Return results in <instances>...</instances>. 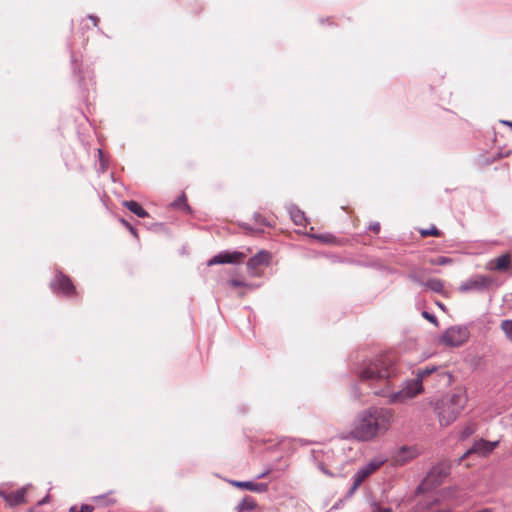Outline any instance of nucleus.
Wrapping results in <instances>:
<instances>
[{"label":"nucleus","instance_id":"ea45409f","mask_svg":"<svg viewBox=\"0 0 512 512\" xmlns=\"http://www.w3.org/2000/svg\"><path fill=\"white\" fill-rule=\"evenodd\" d=\"M267 473H263L261 475H259L257 478L260 479V478H263Z\"/></svg>","mask_w":512,"mask_h":512},{"label":"nucleus","instance_id":"2f4dec72","mask_svg":"<svg viewBox=\"0 0 512 512\" xmlns=\"http://www.w3.org/2000/svg\"><path fill=\"white\" fill-rule=\"evenodd\" d=\"M121 223L130 231V233L135 237L138 238V232L137 230L126 220L121 219Z\"/></svg>","mask_w":512,"mask_h":512},{"label":"nucleus","instance_id":"a211bd4d","mask_svg":"<svg viewBox=\"0 0 512 512\" xmlns=\"http://www.w3.org/2000/svg\"><path fill=\"white\" fill-rule=\"evenodd\" d=\"M123 206L140 218H145L149 216L148 212L136 201H123Z\"/></svg>","mask_w":512,"mask_h":512},{"label":"nucleus","instance_id":"20e7f679","mask_svg":"<svg viewBox=\"0 0 512 512\" xmlns=\"http://www.w3.org/2000/svg\"><path fill=\"white\" fill-rule=\"evenodd\" d=\"M436 371V367L418 369L414 379L407 381L397 392L390 395L391 403H404L423 392V380Z\"/></svg>","mask_w":512,"mask_h":512},{"label":"nucleus","instance_id":"b1692460","mask_svg":"<svg viewBox=\"0 0 512 512\" xmlns=\"http://www.w3.org/2000/svg\"><path fill=\"white\" fill-rule=\"evenodd\" d=\"M385 463V460L382 459V460H372L370 463H368L365 467H363L365 469V471L368 473V475L370 476L371 474H373L375 471H377L383 464Z\"/></svg>","mask_w":512,"mask_h":512},{"label":"nucleus","instance_id":"dca6fc26","mask_svg":"<svg viewBox=\"0 0 512 512\" xmlns=\"http://www.w3.org/2000/svg\"><path fill=\"white\" fill-rule=\"evenodd\" d=\"M313 231H314V228L311 227L310 232L308 233V236L316 239L317 241H319L321 243L328 244V245H341L342 244V241L339 240L338 238H336L331 233H313Z\"/></svg>","mask_w":512,"mask_h":512},{"label":"nucleus","instance_id":"2eb2a0df","mask_svg":"<svg viewBox=\"0 0 512 512\" xmlns=\"http://www.w3.org/2000/svg\"><path fill=\"white\" fill-rule=\"evenodd\" d=\"M29 488H30V486H25L17 491L8 493L6 503L10 507L25 503L26 502L25 495H26L27 491L29 490Z\"/></svg>","mask_w":512,"mask_h":512},{"label":"nucleus","instance_id":"1a4fd4ad","mask_svg":"<svg viewBox=\"0 0 512 512\" xmlns=\"http://www.w3.org/2000/svg\"><path fill=\"white\" fill-rule=\"evenodd\" d=\"M247 257V253L240 251H224L208 261V266L216 265V264H239L242 263Z\"/></svg>","mask_w":512,"mask_h":512},{"label":"nucleus","instance_id":"f704fd0d","mask_svg":"<svg viewBox=\"0 0 512 512\" xmlns=\"http://www.w3.org/2000/svg\"><path fill=\"white\" fill-rule=\"evenodd\" d=\"M370 230L375 233H378L380 231V224L375 223V224L370 225Z\"/></svg>","mask_w":512,"mask_h":512},{"label":"nucleus","instance_id":"4468645a","mask_svg":"<svg viewBox=\"0 0 512 512\" xmlns=\"http://www.w3.org/2000/svg\"><path fill=\"white\" fill-rule=\"evenodd\" d=\"M229 483L236 488L253 491V492H266L268 489V486L265 483H254V482H250V481H236V480H230Z\"/></svg>","mask_w":512,"mask_h":512},{"label":"nucleus","instance_id":"37998d69","mask_svg":"<svg viewBox=\"0 0 512 512\" xmlns=\"http://www.w3.org/2000/svg\"><path fill=\"white\" fill-rule=\"evenodd\" d=\"M438 305H439V308H442V309L444 308L442 304L438 303Z\"/></svg>","mask_w":512,"mask_h":512},{"label":"nucleus","instance_id":"a878e982","mask_svg":"<svg viewBox=\"0 0 512 512\" xmlns=\"http://www.w3.org/2000/svg\"><path fill=\"white\" fill-rule=\"evenodd\" d=\"M500 328L504 332L507 339L512 342V319L503 320L500 324Z\"/></svg>","mask_w":512,"mask_h":512},{"label":"nucleus","instance_id":"0eeeda50","mask_svg":"<svg viewBox=\"0 0 512 512\" xmlns=\"http://www.w3.org/2000/svg\"><path fill=\"white\" fill-rule=\"evenodd\" d=\"M494 283V279L486 275H476L459 286V291L466 293L469 291H482L491 287Z\"/></svg>","mask_w":512,"mask_h":512},{"label":"nucleus","instance_id":"aec40b11","mask_svg":"<svg viewBox=\"0 0 512 512\" xmlns=\"http://www.w3.org/2000/svg\"><path fill=\"white\" fill-rule=\"evenodd\" d=\"M291 219L298 226H305L307 222L304 213L300 210L291 211Z\"/></svg>","mask_w":512,"mask_h":512},{"label":"nucleus","instance_id":"4be33fe9","mask_svg":"<svg viewBox=\"0 0 512 512\" xmlns=\"http://www.w3.org/2000/svg\"><path fill=\"white\" fill-rule=\"evenodd\" d=\"M256 507V502L251 497H245L239 504V511H251Z\"/></svg>","mask_w":512,"mask_h":512},{"label":"nucleus","instance_id":"7ed1b4c3","mask_svg":"<svg viewBox=\"0 0 512 512\" xmlns=\"http://www.w3.org/2000/svg\"><path fill=\"white\" fill-rule=\"evenodd\" d=\"M362 381H383L397 374L396 359L393 354L381 355L359 370Z\"/></svg>","mask_w":512,"mask_h":512},{"label":"nucleus","instance_id":"9b49d317","mask_svg":"<svg viewBox=\"0 0 512 512\" xmlns=\"http://www.w3.org/2000/svg\"><path fill=\"white\" fill-rule=\"evenodd\" d=\"M499 445V441H487L479 439L474 442L473 446L466 451L461 459L466 458L469 454H478L479 456L486 457Z\"/></svg>","mask_w":512,"mask_h":512},{"label":"nucleus","instance_id":"9d476101","mask_svg":"<svg viewBox=\"0 0 512 512\" xmlns=\"http://www.w3.org/2000/svg\"><path fill=\"white\" fill-rule=\"evenodd\" d=\"M54 291H59L67 297L76 295V288L71 279L63 273H57L51 283Z\"/></svg>","mask_w":512,"mask_h":512},{"label":"nucleus","instance_id":"ddd939ff","mask_svg":"<svg viewBox=\"0 0 512 512\" xmlns=\"http://www.w3.org/2000/svg\"><path fill=\"white\" fill-rule=\"evenodd\" d=\"M510 265H511V256H510V254L506 253V254H503L495 259L490 260L487 263L486 268L488 270H496V271L504 272L510 268Z\"/></svg>","mask_w":512,"mask_h":512},{"label":"nucleus","instance_id":"4c0bfd02","mask_svg":"<svg viewBox=\"0 0 512 512\" xmlns=\"http://www.w3.org/2000/svg\"><path fill=\"white\" fill-rule=\"evenodd\" d=\"M7 495L8 493L0 489V497L7 501Z\"/></svg>","mask_w":512,"mask_h":512},{"label":"nucleus","instance_id":"c85d7f7f","mask_svg":"<svg viewBox=\"0 0 512 512\" xmlns=\"http://www.w3.org/2000/svg\"><path fill=\"white\" fill-rule=\"evenodd\" d=\"M93 501L100 505H111L115 503V499L110 496V494L106 496H97L93 498Z\"/></svg>","mask_w":512,"mask_h":512},{"label":"nucleus","instance_id":"6e6552de","mask_svg":"<svg viewBox=\"0 0 512 512\" xmlns=\"http://www.w3.org/2000/svg\"><path fill=\"white\" fill-rule=\"evenodd\" d=\"M449 474L450 464L447 462H440L435 465L428 473L424 480V484L427 486L436 487L440 485Z\"/></svg>","mask_w":512,"mask_h":512},{"label":"nucleus","instance_id":"c9c22d12","mask_svg":"<svg viewBox=\"0 0 512 512\" xmlns=\"http://www.w3.org/2000/svg\"><path fill=\"white\" fill-rule=\"evenodd\" d=\"M89 19L93 22V25H94V26H97V25H98L99 18H98L97 16L90 15V16H89Z\"/></svg>","mask_w":512,"mask_h":512},{"label":"nucleus","instance_id":"58836bf2","mask_svg":"<svg viewBox=\"0 0 512 512\" xmlns=\"http://www.w3.org/2000/svg\"><path fill=\"white\" fill-rule=\"evenodd\" d=\"M46 500H47V498H44L43 500L39 501V503H38V504H39V505H42V504L46 503Z\"/></svg>","mask_w":512,"mask_h":512},{"label":"nucleus","instance_id":"c756f323","mask_svg":"<svg viewBox=\"0 0 512 512\" xmlns=\"http://www.w3.org/2000/svg\"><path fill=\"white\" fill-rule=\"evenodd\" d=\"M172 207L185 210L188 209L187 198L182 194L176 201L171 204Z\"/></svg>","mask_w":512,"mask_h":512},{"label":"nucleus","instance_id":"423d86ee","mask_svg":"<svg viewBox=\"0 0 512 512\" xmlns=\"http://www.w3.org/2000/svg\"><path fill=\"white\" fill-rule=\"evenodd\" d=\"M271 255L267 251H260L247 261V271L251 277H261L263 275V267L269 265Z\"/></svg>","mask_w":512,"mask_h":512},{"label":"nucleus","instance_id":"39448f33","mask_svg":"<svg viewBox=\"0 0 512 512\" xmlns=\"http://www.w3.org/2000/svg\"><path fill=\"white\" fill-rule=\"evenodd\" d=\"M469 335V330L466 327L452 326L441 335L439 342L447 347H458L468 340Z\"/></svg>","mask_w":512,"mask_h":512},{"label":"nucleus","instance_id":"f8f14e48","mask_svg":"<svg viewBox=\"0 0 512 512\" xmlns=\"http://www.w3.org/2000/svg\"><path fill=\"white\" fill-rule=\"evenodd\" d=\"M227 286L232 289H240L238 297L243 298L247 292L253 291L259 287L258 284L247 282L244 278L235 277L226 282Z\"/></svg>","mask_w":512,"mask_h":512},{"label":"nucleus","instance_id":"393cba45","mask_svg":"<svg viewBox=\"0 0 512 512\" xmlns=\"http://www.w3.org/2000/svg\"><path fill=\"white\" fill-rule=\"evenodd\" d=\"M385 463V460L382 459V460H372L370 463H368L365 467H363L365 469V471L368 473V475L370 476L371 474H373L375 471H377L383 464Z\"/></svg>","mask_w":512,"mask_h":512},{"label":"nucleus","instance_id":"72a5a7b5","mask_svg":"<svg viewBox=\"0 0 512 512\" xmlns=\"http://www.w3.org/2000/svg\"><path fill=\"white\" fill-rule=\"evenodd\" d=\"M422 316H423L425 319H427L428 321H430L431 323H433V324H435V325H438V320H437V318H436L434 315L430 314L429 312H427V311H423V312H422Z\"/></svg>","mask_w":512,"mask_h":512},{"label":"nucleus","instance_id":"473e14b6","mask_svg":"<svg viewBox=\"0 0 512 512\" xmlns=\"http://www.w3.org/2000/svg\"><path fill=\"white\" fill-rule=\"evenodd\" d=\"M399 457H402L403 460H407L408 458H412L413 457V454L411 453V451L406 448V447H403L400 451H399Z\"/></svg>","mask_w":512,"mask_h":512},{"label":"nucleus","instance_id":"f3484780","mask_svg":"<svg viewBox=\"0 0 512 512\" xmlns=\"http://www.w3.org/2000/svg\"><path fill=\"white\" fill-rule=\"evenodd\" d=\"M369 477L364 468H361L353 477V484L348 491V496H352L361 484Z\"/></svg>","mask_w":512,"mask_h":512},{"label":"nucleus","instance_id":"f257e3e1","mask_svg":"<svg viewBox=\"0 0 512 512\" xmlns=\"http://www.w3.org/2000/svg\"><path fill=\"white\" fill-rule=\"evenodd\" d=\"M394 421V412L387 408L373 407L361 413L351 430L359 441H371L385 434Z\"/></svg>","mask_w":512,"mask_h":512},{"label":"nucleus","instance_id":"79ce46f5","mask_svg":"<svg viewBox=\"0 0 512 512\" xmlns=\"http://www.w3.org/2000/svg\"><path fill=\"white\" fill-rule=\"evenodd\" d=\"M100 157H102V151L98 150Z\"/></svg>","mask_w":512,"mask_h":512},{"label":"nucleus","instance_id":"e433bc0d","mask_svg":"<svg viewBox=\"0 0 512 512\" xmlns=\"http://www.w3.org/2000/svg\"><path fill=\"white\" fill-rule=\"evenodd\" d=\"M375 506H376L377 512H392V510L390 508H380L378 505H375Z\"/></svg>","mask_w":512,"mask_h":512},{"label":"nucleus","instance_id":"f03ea898","mask_svg":"<svg viewBox=\"0 0 512 512\" xmlns=\"http://www.w3.org/2000/svg\"><path fill=\"white\" fill-rule=\"evenodd\" d=\"M468 401L467 393L462 388H456L451 393L443 396L435 406L441 426H449L459 417Z\"/></svg>","mask_w":512,"mask_h":512},{"label":"nucleus","instance_id":"5701e85b","mask_svg":"<svg viewBox=\"0 0 512 512\" xmlns=\"http://www.w3.org/2000/svg\"><path fill=\"white\" fill-rule=\"evenodd\" d=\"M385 463V460L382 459V460H372L370 463H368L365 467H363L365 469V471L368 473V475L370 476L371 474H373L375 471H377L383 464Z\"/></svg>","mask_w":512,"mask_h":512},{"label":"nucleus","instance_id":"cd10ccee","mask_svg":"<svg viewBox=\"0 0 512 512\" xmlns=\"http://www.w3.org/2000/svg\"><path fill=\"white\" fill-rule=\"evenodd\" d=\"M428 263L431 265H442L443 266V265H449V264L453 263V260L449 257L439 256L436 258L429 259Z\"/></svg>","mask_w":512,"mask_h":512},{"label":"nucleus","instance_id":"bb28decb","mask_svg":"<svg viewBox=\"0 0 512 512\" xmlns=\"http://www.w3.org/2000/svg\"><path fill=\"white\" fill-rule=\"evenodd\" d=\"M476 429H477V426L475 423H472V422L467 423L461 431V438L466 439V438L470 437L472 434L475 433Z\"/></svg>","mask_w":512,"mask_h":512},{"label":"nucleus","instance_id":"a19ab883","mask_svg":"<svg viewBox=\"0 0 512 512\" xmlns=\"http://www.w3.org/2000/svg\"><path fill=\"white\" fill-rule=\"evenodd\" d=\"M101 166H103V168H105L103 160H101Z\"/></svg>","mask_w":512,"mask_h":512},{"label":"nucleus","instance_id":"6ab92c4d","mask_svg":"<svg viewBox=\"0 0 512 512\" xmlns=\"http://www.w3.org/2000/svg\"><path fill=\"white\" fill-rule=\"evenodd\" d=\"M427 288H429L430 290L434 291V292H437V293H442L443 290H444V284L443 282L438 279V278H432V279H429L425 282L424 284Z\"/></svg>","mask_w":512,"mask_h":512},{"label":"nucleus","instance_id":"7c9ffc66","mask_svg":"<svg viewBox=\"0 0 512 512\" xmlns=\"http://www.w3.org/2000/svg\"><path fill=\"white\" fill-rule=\"evenodd\" d=\"M94 507L92 505L83 504L81 506H72L69 512H93Z\"/></svg>","mask_w":512,"mask_h":512},{"label":"nucleus","instance_id":"412c9836","mask_svg":"<svg viewBox=\"0 0 512 512\" xmlns=\"http://www.w3.org/2000/svg\"><path fill=\"white\" fill-rule=\"evenodd\" d=\"M419 233L422 237H428V236L441 237L442 236V232L434 225H432L431 227H429L427 229H419Z\"/></svg>","mask_w":512,"mask_h":512}]
</instances>
